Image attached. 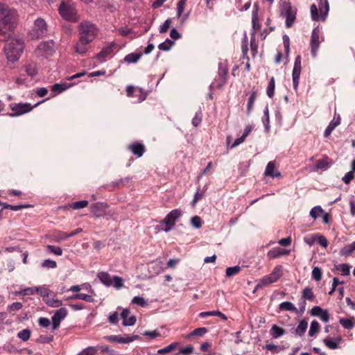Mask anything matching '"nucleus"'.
<instances>
[{
	"label": "nucleus",
	"instance_id": "obj_63",
	"mask_svg": "<svg viewBox=\"0 0 355 355\" xmlns=\"http://www.w3.org/2000/svg\"><path fill=\"white\" fill-rule=\"evenodd\" d=\"M96 349L94 347H88L80 352L78 355H95Z\"/></svg>",
	"mask_w": 355,
	"mask_h": 355
},
{
	"label": "nucleus",
	"instance_id": "obj_40",
	"mask_svg": "<svg viewBox=\"0 0 355 355\" xmlns=\"http://www.w3.org/2000/svg\"><path fill=\"white\" fill-rule=\"evenodd\" d=\"M44 302L51 307L58 308L62 305V302L56 298H50L49 297L47 299H45Z\"/></svg>",
	"mask_w": 355,
	"mask_h": 355
},
{
	"label": "nucleus",
	"instance_id": "obj_8",
	"mask_svg": "<svg viewBox=\"0 0 355 355\" xmlns=\"http://www.w3.org/2000/svg\"><path fill=\"white\" fill-rule=\"evenodd\" d=\"M47 34V24L42 18H37L32 29L30 31V35L32 39H37Z\"/></svg>",
	"mask_w": 355,
	"mask_h": 355
},
{
	"label": "nucleus",
	"instance_id": "obj_29",
	"mask_svg": "<svg viewBox=\"0 0 355 355\" xmlns=\"http://www.w3.org/2000/svg\"><path fill=\"white\" fill-rule=\"evenodd\" d=\"M336 271L340 272L341 275L344 276L349 275L350 272V266L347 263L334 265L333 272Z\"/></svg>",
	"mask_w": 355,
	"mask_h": 355
},
{
	"label": "nucleus",
	"instance_id": "obj_14",
	"mask_svg": "<svg viewBox=\"0 0 355 355\" xmlns=\"http://www.w3.org/2000/svg\"><path fill=\"white\" fill-rule=\"evenodd\" d=\"M138 336L137 335L127 336L125 337H122L121 336L111 335L105 337V339L108 341L124 344L130 343L134 340H136Z\"/></svg>",
	"mask_w": 355,
	"mask_h": 355
},
{
	"label": "nucleus",
	"instance_id": "obj_32",
	"mask_svg": "<svg viewBox=\"0 0 355 355\" xmlns=\"http://www.w3.org/2000/svg\"><path fill=\"white\" fill-rule=\"evenodd\" d=\"M68 299L69 300H84V301H86L88 302H94V299L92 295H87V294H84V293L74 294L72 296L69 297Z\"/></svg>",
	"mask_w": 355,
	"mask_h": 355
},
{
	"label": "nucleus",
	"instance_id": "obj_33",
	"mask_svg": "<svg viewBox=\"0 0 355 355\" xmlns=\"http://www.w3.org/2000/svg\"><path fill=\"white\" fill-rule=\"evenodd\" d=\"M308 327V322L306 320H302L299 324L297 325V328L295 329V333L296 335H298L300 336H302L306 332V330Z\"/></svg>",
	"mask_w": 355,
	"mask_h": 355
},
{
	"label": "nucleus",
	"instance_id": "obj_55",
	"mask_svg": "<svg viewBox=\"0 0 355 355\" xmlns=\"http://www.w3.org/2000/svg\"><path fill=\"white\" fill-rule=\"evenodd\" d=\"M214 315H218L219 317H222V313L219 311H211L201 312L199 314L200 318H205L207 316H214Z\"/></svg>",
	"mask_w": 355,
	"mask_h": 355
},
{
	"label": "nucleus",
	"instance_id": "obj_37",
	"mask_svg": "<svg viewBox=\"0 0 355 355\" xmlns=\"http://www.w3.org/2000/svg\"><path fill=\"white\" fill-rule=\"evenodd\" d=\"M36 290V293L42 297L44 301L49 297V294L51 293V291L45 286H37Z\"/></svg>",
	"mask_w": 355,
	"mask_h": 355
},
{
	"label": "nucleus",
	"instance_id": "obj_6",
	"mask_svg": "<svg viewBox=\"0 0 355 355\" xmlns=\"http://www.w3.org/2000/svg\"><path fill=\"white\" fill-rule=\"evenodd\" d=\"M55 42L53 40L42 42L35 50V54L37 58H48L55 53Z\"/></svg>",
	"mask_w": 355,
	"mask_h": 355
},
{
	"label": "nucleus",
	"instance_id": "obj_51",
	"mask_svg": "<svg viewBox=\"0 0 355 355\" xmlns=\"http://www.w3.org/2000/svg\"><path fill=\"white\" fill-rule=\"evenodd\" d=\"M30 336L31 331L27 329L21 330L17 334V337L23 341H27L30 338Z\"/></svg>",
	"mask_w": 355,
	"mask_h": 355
},
{
	"label": "nucleus",
	"instance_id": "obj_47",
	"mask_svg": "<svg viewBox=\"0 0 355 355\" xmlns=\"http://www.w3.org/2000/svg\"><path fill=\"white\" fill-rule=\"evenodd\" d=\"M26 73L31 76L34 77L37 73V71L34 64H29L24 67Z\"/></svg>",
	"mask_w": 355,
	"mask_h": 355
},
{
	"label": "nucleus",
	"instance_id": "obj_23",
	"mask_svg": "<svg viewBox=\"0 0 355 355\" xmlns=\"http://www.w3.org/2000/svg\"><path fill=\"white\" fill-rule=\"evenodd\" d=\"M289 251L286 250L279 247L273 248L268 251L267 257L269 259H274L278 258L282 255L288 254Z\"/></svg>",
	"mask_w": 355,
	"mask_h": 355
},
{
	"label": "nucleus",
	"instance_id": "obj_7",
	"mask_svg": "<svg viewBox=\"0 0 355 355\" xmlns=\"http://www.w3.org/2000/svg\"><path fill=\"white\" fill-rule=\"evenodd\" d=\"M182 211L180 209H175L170 211L161 221V225L164 226L163 230L168 232L171 230L175 225L177 220L182 216Z\"/></svg>",
	"mask_w": 355,
	"mask_h": 355
},
{
	"label": "nucleus",
	"instance_id": "obj_58",
	"mask_svg": "<svg viewBox=\"0 0 355 355\" xmlns=\"http://www.w3.org/2000/svg\"><path fill=\"white\" fill-rule=\"evenodd\" d=\"M177 346H178L177 343H173L170 344L169 345H168L162 349H159L157 353L158 354L168 353V352H171L173 349H174Z\"/></svg>",
	"mask_w": 355,
	"mask_h": 355
},
{
	"label": "nucleus",
	"instance_id": "obj_1",
	"mask_svg": "<svg viewBox=\"0 0 355 355\" xmlns=\"http://www.w3.org/2000/svg\"><path fill=\"white\" fill-rule=\"evenodd\" d=\"M78 31L80 38L75 46L76 51L84 54L87 51V45L96 37L98 29L91 21H83L79 25Z\"/></svg>",
	"mask_w": 355,
	"mask_h": 355
},
{
	"label": "nucleus",
	"instance_id": "obj_9",
	"mask_svg": "<svg viewBox=\"0 0 355 355\" xmlns=\"http://www.w3.org/2000/svg\"><path fill=\"white\" fill-rule=\"evenodd\" d=\"M282 275V266L279 265L275 267L271 273L264 276L259 283L260 286H266L276 282Z\"/></svg>",
	"mask_w": 355,
	"mask_h": 355
},
{
	"label": "nucleus",
	"instance_id": "obj_17",
	"mask_svg": "<svg viewBox=\"0 0 355 355\" xmlns=\"http://www.w3.org/2000/svg\"><path fill=\"white\" fill-rule=\"evenodd\" d=\"M187 0H180L177 3V17L180 20V23L183 24L189 18V12L183 13Z\"/></svg>",
	"mask_w": 355,
	"mask_h": 355
},
{
	"label": "nucleus",
	"instance_id": "obj_42",
	"mask_svg": "<svg viewBox=\"0 0 355 355\" xmlns=\"http://www.w3.org/2000/svg\"><path fill=\"white\" fill-rule=\"evenodd\" d=\"M280 310L289 311L291 312H295L297 311L295 305L290 302H284L279 304Z\"/></svg>",
	"mask_w": 355,
	"mask_h": 355
},
{
	"label": "nucleus",
	"instance_id": "obj_50",
	"mask_svg": "<svg viewBox=\"0 0 355 355\" xmlns=\"http://www.w3.org/2000/svg\"><path fill=\"white\" fill-rule=\"evenodd\" d=\"M248 37H247L246 35H245V37H244L243 40L242 42L241 49H242V53H243V58H245L247 60H249L250 58H249V57L248 55Z\"/></svg>",
	"mask_w": 355,
	"mask_h": 355
},
{
	"label": "nucleus",
	"instance_id": "obj_34",
	"mask_svg": "<svg viewBox=\"0 0 355 355\" xmlns=\"http://www.w3.org/2000/svg\"><path fill=\"white\" fill-rule=\"evenodd\" d=\"M257 94L255 91H253L250 95V96L248 98V104H247V114L250 115L255 102V100L257 98Z\"/></svg>",
	"mask_w": 355,
	"mask_h": 355
},
{
	"label": "nucleus",
	"instance_id": "obj_62",
	"mask_svg": "<svg viewBox=\"0 0 355 355\" xmlns=\"http://www.w3.org/2000/svg\"><path fill=\"white\" fill-rule=\"evenodd\" d=\"M252 28L254 30V32L256 33V31H259L261 28V25L259 22V19H258V17H257L256 13H254L252 15Z\"/></svg>",
	"mask_w": 355,
	"mask_h": 355
},
{
	"label": "nucleus",
	"instance_id": "obj_27",
	"mask_svg": "<svg viewBox=\"0 0 355 355\" xmlns=\"http://www.w3.org/2000/svg\"><path fill=\"white\" fill-rule=\"evenodd\" d=\"M302 298L310 302H314L315 295L313 291V288L311 287L304 288L302 292Z\"/></svg>",
	"mask_w": 355,
	"mask_h": 355
},
{
	"label": "nucleus",
	"instance_id": "obj_59",
	"mask_svg": "<svg viewBox=\"0 0 355 355\" xmlns=\"http://www.w3.org/2000/svg\"><path fill=\"white\" fill-rule=\"evenodd\" d=\"M132 303L135 304H137L142 307L146 306V304H147L144 298L142 297H139V296L134 297L132 300Z\"/></svg>",
	"mask_w": 355,
	"mask_h": 355
},
{
	"label": "nucleus",
	"instance_id": "obj_31",
	"mask_svg": "<svg viewBox=\"0 0 355 355\" xmlns=\"http://www.w3.org/2000/svg\"><path fill=\"white\" fill-rule=\"evenodd\" d=\"M142 53H131L126 55L123 59L124 62L128 64H135L141 58Z\"/></svg>",
	"mask_w": 355,
	"mask_h": 355
},
{
	"label": "nucleus",
	"instance_id": "obj_24",
	"mask_svg": "<svg viewBox=\"0 0 355 355\" xmlns=\"http://www.w3.org/2000/svg\"><path fill=\"white\" fill-rule=\"evenodd\" d=\"M320 1V19L322 21H324L328 15V12L329 10V4L328 0Z\"/></svg>",
	"mask_w": 355,
	"mask_h": 355
},
{
	"label": "nucleus",
	"instance_id": "obj_49",
	"mask_svg": "<svg viewBox=\"0 0 355 355\" xmlns=\"http://www.w3.org/2000/svg\"><path fill=\"white\" fill-rule=\"evenodd\" d=\"M112 286L116 288V289H120L123 286V279L119 276H114L112 278Z\"/></svg>",
	"mask_w": 355,
	"mask_h": 355
},
{
	"label": "nucleus",
	"instance_id": "obj_28",
	"mask_svg": "<svg viewBox=\"0 0 355 355\" xmlns=\"http://www.w3.org/2000/svg\"><path fill=\"white\" fill-rule=\"evenodd\" d=\"M286 331L284 329L273 324L270 330V334L272 338H278L285 334Z\"/></svg>",
	"mask_w": 355,
	"mask_h": 355
},
{
	"label": "nucleus",
	"instance_id": "obj_48",
	"mask_svg": "<svg viewBox=\"0 0 355 355\" xmlns=\"http://www.w3.org/2000/svg\"><path fill=\"white\" fill-rule=\"evenodd\" d=\"M67 89V86L64 84L55 83L52 85L51 90L55 94H60Z\"/></svg>",
	"mask_w": 355,
	"mask_h": 355
},
{
	"label": "nucleus",
	"instance_id": "obj_39",
	"mask_svg": "<svg viewBox=\"0 0 355 355\" xmlns=\"http://www.w3.org/2000/svg\"><path fill=\"white\" fill-rule=\"evenodd\" d=\"M275 78L272 77L268 83L266 93L269 98H272L275 94Z\"/></svg>",
	"mask_w": 355,
	"mask_h": 355
},
{
	"label": "nucleus",
	"instance_id": "obj_43",
	"mask_svg": "<svg viewBox=\"0 0 355 355\" xmlns=\"http://www.w3.org/2000/svg\"><path fill=\"white\" fill-rule=\"evenodd\" d=\"M263 123L265 127V130L266 132L269 131L270 129V117H269V110L268 107L266 106L263 111Z\"/></svg>",
	"mask_w": 355,
	"mask_h": 355
},
{
	"label": "nucleus",
	"instance_id": "obj_44",
	"mask_svg": "<svg viewBox=\"0 0 355 355\" xmlns=\"http://www.w3.org/2000/svg\"><path fill=\"white\" fill-rule=\"evenodd\" d=\"M241 270V268L239 266L230 267L226 269L225 275L227 277H230L239 274Z\"/></svg>",
	"mask_w": 355,
	"mask_h": 355
},
{
	"label": "nucleus",
	"instance_id": "obj_5",
	"mask_svg": "<svg viewBox=\"0 0 355 355\" xmlns=\"http://www.w3.org/2000/svg\"><path fill=\"white\" fill-rule=\"evenodd\" d=\"M60 16L65 20L75 22L78 19L76 4L71 1H62L58 8Z\"/></svg>",
	"mask_w": 355,
	"mask_h": 355
},
{
	"label": "nucleus",
	"instance_id": "obj_18",
	"mask_svg": "<svg viewBox=\"0 0 355 355\" xmlns=\"http://www.w3.org/2000/svg\"><path fill=\"white\" fill-rule=\"evenodd\" d=\"M333 161L328 156L324 155L322 159L316 161L313 171L327 170Z\"/></svg>",
	"mask_w": 355,
	"mask_h": 355
},
{
	"label": "nucleus",
	"instance_id": "obj_57",
	"mask_svg": "<svg viewBox=\"0 0 355 355\" xmlns=\"http://www.w3.org/2000/svg\"><path fill=\"white\" fill-rule=\"evenodd\" d=\"M311 18L314 21H318L320 17L318 15V10L315 4H312L310 8Z\"/></svg>",
	"mask_w": 355,
	"mask_h": 355
},
{
	"label": "nucleus",
	"instance_id": "obj_2",
	"mask_svg": "<svg viewBox=\"0 0 355 355\" xmlns=\"http://www.w3.org/2000/svg\"><path fill=\"white\" fill-rule=\"evenodd\" d=\"M15 10L0 2V40H5L9 31H12L17 21Z\"/></svg>",
	"mask_w": 355,
	"mask_h": 355
},
{
	"label": "nucleus",
	"instance_id": "obj_60",
	"mask_svg": "<svg viewBox=\"0 0 355 355\" xmlns=\"http://www.w3.org/2000/svg\"><path fill=\"white\" fill-rule=\"evenodd\" d=\"M36 289H37V286L26 288H24L22 291H21L19 292V294L23 295H31L36 293V291H37Z\"/></svg>",
	"mask_w": 355,
	"mask_h": 355
},
{
	"label": "nucleus",
	"instance_id": "obj_12",
	"mask_svg": "<svg viewBox=\"0 0 355 355\" xmlns=\"http://www.w3.org/2000/svg\"><path fill=\"white\" fill-rule=\"evenodd\" d=\"M302 66H301V56L297 55L295 59L294 67L293 69V88L297 89V86L299 85V80L301 73Z\"/></svg>",
	"mask_w": 355,
	"mask_h": 355
},
{
	"label": "nucleus",
	"instance_id": "obj_25",
	"mask_svg": "<svg viewBox=\"0 0 355 355\" xmlns=\"http://www.w3.org/2000/svg\"><path fill=\"white\" fill-rule=\"evenodd\" d=\"M340 116H338L336 119H334L328 125L327 128L324 130V137H328L333 130L340 123Z\"/></svg>",
	"mask_w": 355,
	"mask_h": 355
},
{
	"label": "nucleus",
	"instance_id": "obj_35",
	"mask_svg": "<svg viewBox=\"0 0 355 355\" xmlns=\"http://www.w3.org/2000/svg\"><path fill=\"white\" fill-rule=\"evenodd\" d=\"M354 317H351L349 318H340L339 323L343 327L344 329H352L354 327L353 320Z\"/></svg>",
	"mask_w": 355,
	"mask_h": 355
},
{
	"label": "nucleus",
	"instance_id": "obj_46",
	"mask_svg": "<svg viewBox=\"0 0 355 355\" xmlns=\"http://www.w3.org/2000/svg\"><path fill=\"white\" fill-rule=\"evenodd\" d=\"M173 44L174 42H173L170 39H166L165 42H162L158 45V48L159 50L162 51H168L171 49Z\"/></svg>",
	"mask_w": 355,
	"mask_h": 355
},
{
	"label": "nucleus",
	"instance_id": "obj_16",
	"mask_svg": "<svg viewBox=\"0 0 355 355\" xmlns=\"http://www.w3.org/2000/svg\"><path fill=\"white\" fill-rule=\"evenodd\" d=\"M108 207L107 204L104 202H96L91 205V211L97 217H101L105 214V210Z\"/></svg>",
	"mask_w": 355,
	"mask_h": 355
},
{
	"label": "nucleus",
	"instance_id": "obj_30",
	"mask_svg": "<svg viewBox=\"0 0 355 355\" xmlns=\"http://www.w3.org/2000/svg\"><path fill=\"white\" fill-rule=\"evenodd\" d=\"M128 148L130 149L132 153L138 157H141L144 153V146L141 144H132L129 146Z\"/></svg>",
	"mask_w": 355,
	"mask_h": 355
},
{
	"label": "nucleus",
	"instance_id": "obj_64",
	"mask_svg": "<svg viewBox=\"0 0 355 355\" xmlns=\"http://www.w3.org/2000/svg\"><path fill=\"white\" fill-rule=\"evenodd\" d=\"M56 266V262L51 259H46L42 263V266L46 268H55Z\"/></svg>",
	"mask_w": 355,
	"mask_h": 355
},
{
	"label": "nucleus",
	"instance_id": "obj_13",
	"mask_svg": "<svg viewBox=\"0 0 355 355\" xmlns=\"http://www.w3.org/2000/svg\"><path fill=\"white\" fill-rule=\"evenodd\" d=\"M67 313L68 311L67 309L63 307L60 308L55 311L51 318L53 330L57 329L59 327L60 322L66 318Z\"/></svg>",
	"mask_w": 355,
	"mask_h": 355
},
{
	"label": "nucleus",
	"instance_id": "obj_4",
	"mask_svg": "<svg viewBox=\"0 0 355 355\" xmlns=\"http://www.w3.org/2000/svg\"><path fill=\"white\" fill-rule=\"evenodd\" d=\"M279 13L282 17H286V27H291L296 19L297 8L291 6L289 0H280Z\"/></svg>",
	"mask_w": 355,
	"mask_h": 355
},
{
	"label": "nucleus",
	"instance_id": "obj_36",
	"mask_svg": "<svg viewBox=\"0 0 355 355\" xmlns=\"http://www.w3.org/2000/svg\"><path fill=\"white\" fill-rule=\"evenodd\" d=\"M250 50H251V53H252V57L254 58L258 53V44L256 42L254 32H253L251 35Z\"/></svg>",
	"mask_w": 355,
	"mask_h": 355
},
{
	"label": "nucleus",
	"instance_id": "obj_56",
	"mask_svg": "<svg viewBox=\"0 0 355 355\" xmlns=\"http://www.w3.org/2000/svg\"><path fill=\"white\" fill-rule=\"evenodd\" d=\"M322 270L319 267H314L312 270V277L316 281H320L322 279Z\"/></svg>",
	"mask_w": 355,
	"mask_h": 355
},
{
	"label": "nucleus",
	"instance_id": "obj_20",
	"mask_svg": "<svg viewBox=\"0 0 355 355\" xmlns=\"http://www.w3.org/2000/svg\"><path fill=\"white\" fill-rule=\"evenodd\" d=\"M130 315V311L128 309H125L121 313V317L123 319V325L124 326H132L136 322V317Z\"/></svg>",
	"mask_w": 355,
	"mask_h": 355
},
{
	"label": "nucleus",
	"instance_id": "obj_38",
	"mask_svg": "<svg viewBox=\"0 0 355 355\" xmlns=\"http://www.w3.org/2000/svg\"><path fill=\"white\" fill-rule=\"evenodd\" d=\"M355 250V241L350 243V244H348V245H346L345 246H344L341 250H340V254L342 255H345V256H349Z\"/></svg>",
	"mask_w": 355,
	"mask_h": 355
},
{
	"label": "nucleus",
	"instance_id": "obj_3",
	"mask_svg": "<svg viewBox=\"0 0 355 355\" xmlns=\"http://www.w3.org/2000/svg\"><path fill=\"white\" fill-rule=\"evenodd\" d=\"M10 32L7 35L4 51L7 59L10 62L17 61L24 50V42L21 38L10 37Z\"/></svg>",
	"mask_w": 355,
	"mask_h": 355
},
{
	"label": "nucleus",
	"instance_id": "obj_54",
	"mask_svg": "<svg viewBox=\"0 0 355 355\" xmlns=\"http://www.w3.org/2000/svg\"><path fill=\"white\" fill-rule=\"evenodd\" d=\"M324 210L322 209L320 206L314 207L310 211V215L314 219L317 218L319 216V214H323Z\"/></svg>",
	"mask_w": 355,
	"mask_h": 355
},
{
	"label": "nucleus",
	"instance_id": "obj_19",
	"mask_svg": "<svg viewBox=\"0 0 355 355\" xmlns=\"http://www.w3.org/2000/svg\"><path fill=\"white\" fill-rule=\"evenodd\" d=\"M343 341V338L340 336L335 338H332L327 336L323 340L324 345L331 349H336L340 347L339 344Z\"/></svg>",
	"mask_w": 355,
	"mask_h": 355
},
{
	"label": "nucleus",
	"instance_id": "obj_53",
	"mask_svg": "<svg viewBox=\"0 0 355 355\" xmlns=\"http://www.w3.org/2000/svg\"><path fill=\"white\" fill-rule=\"evenodd\" d=\"M49 252L53 253L58 256H61L62 254V250L60 247L48 245L46 246Z\"/></svg>",
	"mask_w": 355,
	"mask_h": 355
},
{
	"label": "nucleus",
	"instance_id": "obj_26",
	"mask_svg": "<svg viewBox=\"0 0 355 355\" xmlns=\"http://www.w3.org/2000/svg\"><path fill=\"white\" fill-rule=\"evenodd\" d=\"M97 277L102 284H103L106 286H112V277L107 272H98L97 275Z\"/></svg>",
	"mask_w": 355,
	"mask_h": 355
},
{
	"label": "nucleus",
	"instance_id": "obj_10",
	"mask_svg": "<svg viewBox=\"0 0 355 355\" xmlns=\"http://www.w3.org/2000/svg\"><path fill=\"white\" fill-rule=\"evenodd\" d=\"M40 103H36L34 106H31L30 103H18L11 105V109L15 112L10 113L8 115L11 117L19 116L30 112L33 107H35Z\"/></svg>",
	"mask_w": 355,
	"mask_h": 355
},
{
	"label": "nucleus",
	"instance_id": "obj_22",
	"mask_svg": "<svg viewBox=\"0 0 355 355\" xmlns=\"http://www.w3.org/2000/svg\"><path fill=\"white\" fill-rule=\"evenodd\" d=\"M275 162L274 161L269 162L266 166L264 175L270 178H280L282 177L281 173L279 171L275 172Z\"/></svg>",
	"mask_w": 355,
	"mask_h": 355
},
{
	"label": "nucleus",
	"instance_id": "obj_41",
	"mask_svg": "<svg viewBox=\"0 0 355 355\" xmlns=\"http://www.w3.org/2000/svg\"><path fill=\"white\" fill-rule=\"evenodd\" d=\"M206 191V188L205 187L204 189H200V188L198 189L197 191L196 192L195 195H194V197H193V199L191 202V205L193 207H195L196 204L202 198L204 194H205V192Z\"/></svg>",
	"mask_w": 355,
	"mask_h": 355
},
{
	"label": "nucleus",
	"instance_id": "obj_15",
	"mask_svg": "<svg viewBox=\"0 0 355 355\" xmlns=\"http://www.w3.org/2000/svg\"><path fill=\"white\" fill-rule=\"evenodd\" d=\"M253 125H248L245 128V130H244V132L243 134L242 135V136L239 138H237L234 140V143L230 146V137H227V148H233L237 146H239V144H241V143H243L244 141V140L245 139V138L249 135V134L252 132V129H253Z\"/></svg>",
	"mask_w": 355,
	"mask_h": 355
},
{
	"label": "nucleus",
	"instance_id": "obj_21",
	"mask_svg": "<svg viewBox=\"0 0 355 355\" xmlns=\"http://www.w3.org/2000/svg\"><path fill=\"white\" fill-rule=\"evenodd\" d=\"M114 46L115 44L114 43L110 44L109 45L104 47L99 52V53H98L96 57L98 60H100L101 62L105 61V59L112 54Z\"/></svg>",
	"mask_w": 355,
	"mask_h": 355
},
{
	"label": "nucleus",
	"instance_id": "obj_45",
	"mask_svg": "<svg viewBox=\"0 0 355 355\" xmlns=\"http://www.w3.org/2000/svg\"><path fill=\"white\" fill-rule=\"evenodd\" d=\"M320 330V324L318 321L313 320L310 325V329L309 331V336H313L315 334H317Z\"/></svg>",
	"mask_w": 355,
	"mask_h": 355
},
{
	"label": "nucleus",
	"instance_id": "obj_52",
	"mask_svg": "<svg viewBox=\"0 0 355 355\" xmlns=\"http://www.w3.org/2000/svg\"><path fill=\"white\" fill-rule=\"evenodd\" d=\"M88 205L87 200H80L73 202L70 207L73 209H80L84 208Z\"/></svg>",
	"mask_w": 355,
	"mask_h": 355
},
{
	"label": "nucleus",
	"instance_id": "obj_61",
	"mask_svg": "<svg viewBox=\"0 0 355 355\" xmlns=\"http://www.w3.org/2000/svg\"><path fill=\"white\" fill-rule=\"evenodd\" d=\"M191 223L195 228H200L202 225V220L198 216H193L191 219Z\"/></svg>",
	"mask_w": 355,
	"mask_h": 355
},
{
	"label": "nucleus",
	"instance_id": "obj_11",
	"mask_svg": "<svg viewBox=\"0 0 355 355\" xmlns=\"http://www.w3.org/2000/svg\"><path fill=\"white\" fill-rule=\"evenodd\" d=\"M320 31L319 27L315 28L311 34V53L313 57H315L317 55L318 50L319 49V45L320 44Z\"/></svg>",
	"mask_w": 355,
	"mask_h": 355
}]
</instances>
